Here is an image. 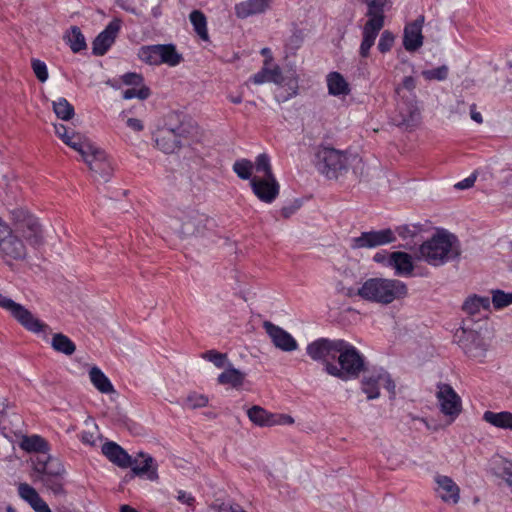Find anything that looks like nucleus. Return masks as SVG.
<instances>
[{
	"label": "nucleus",
	"mask_w": 512,
	"mask_h": 512,
	"mask_svg": "<svg viewBox=\"0 0 512 512\" xmlns=\"http://www.w3.org/2000/svg\"><path fill=\"white\" fill-rule=\"evenodd\" d=\"M0 307L9 311L11 316L16 320H38V316L33 314L23 305L16 303L12 299L3 295L0 291Z\"/></svg>",
	"instance_id": "nucleus-30"
},
{
	"label": "nucleus",
	"mask_w": 512,
	"mask_h": 512,
	"mask_svg": "<svg viewBox=\"0 0 512 512\" xmlns=\"http://www.w3.org/2000/svg\"><path fill=\"white\" fill-rule=\"evenodd\" d=\"M483 420L497 428L512 430V413L511 412H508V411H502V412L486 411L483 414Z\"/></svg>",
	"instance_id": "nucleus-35"
},
{
	"label": "nucleus",
	"mask_w": 512,
	"mask_h": 512,
	"mask_svg": "<svg viewBox=\"0 0 512 512\" xmlns=\"http://www.w3.org/2000/svg\"><path fill=\"white\" fill-rule=\"evenodd\" d=\"M477 322H469L466 325V322H462L463 325H460L458 328L454 330L453 340L457 343L467 354H471L475 356L474 351L480 349L484 350V338L481 335L480 330L472 327L473 324Z\"/></svg>",
	"instance_id": "nucleus-10"
},
{
	"label": "nucleus",
	"mask_w": 512,
	"mask_h": 512,
	"mask_svg": "<svg viewBox=\"0 0 512 512\" xmlns=\"http://www.w3.org/2000/svg\"><path fill=\"white\" fill-rule=\"evenodd\" d=\"M158 65L167 64L176 66L182 61V55L176 50L173 44H157Z\"/></svg>",
	"instance_id": "nucleus-33"
},
{
	"label": "nucleus",
	"mask_w": 512,
	"mask_h": 512,
	"mask_svg": "<svg viewBox=\"0 0 512 512\" xmlns=\"http://www.w3.org/2000/svg\"><path fill=\"white\" fill-rule=\"evenodd\" d=\"M130 467L137 476L146 475L151 481H156L159 478L154 458L146 453H138L137 457L133 458V465Z\"/></svg>",
	"instance_id": "nucleus-25"
},
{
	"label": "nucleus",
	"mask_w": 512,
	"mask_h": 512,
	"mask_svg": "<svg viewBox=\"0 0 512 512\" xmlns=\"http://www.w3.org/2000/svg\"><path fill=\"white\" fill-rule=\"evenodd\" d=\"M405 283L397 279L370 278L358 289V295L368 301L390 304L407 295Z\"/></svg>",
	"instance_id": "nucleus-2"
},
{
	"label": "nucleus",
	"mask_w": 512,
	"mask_h": 512,
	"mask_svg": "<svg viewBox=\"0 0 512 512\" xmlns=\"http://www.w3.org/2000/svg\"><path fill=\"white\" fill-rule=\"evenodd\" d=\"M251 188L257 198L264 203H272L278 197L280 191V185L275 177H253Z\"/></svg>",
	"instance_id": "nucleus-18"
},
{
	"label": "nucleus",
	"mask_w": 512,
	"mask_h": 512,
	"mask_svg": "<svg viewBox=\"0 0 512 512\" xmlns=\"http://www.w3.org/2000/svg\"><path fill=\"white\" fill-rule=\"evenodd\" d=\"M251 81L256 85L266 82L281 84L283 82L282 71L279 66L269 68V60L266 59L262 69L251 77Z\"/></svg>",
	"instance_id": "nucleus-31"
},
{
	"label": "nucleus",
	"mask_w": 512,
	"mask_h": 512,
	"mask_svg": "<svg viewBox=\"0 0 512 512\" xmlns=\"http://www.w3.org/2000/svg\"><path fill=\"white\" fill-rule=\"evenodd\" d=\"M253 163L248 159H240L233 164V171L242 180H250L252 177Z\"/></svg>",
	"instance_id": "nucleus-45"
},
{
	"label": "nucleus",
	"mask_w": 512,
	"mask_h": 512,
	"mask_svg": "<svg viewBox=\"0 0 512 512\" xmlns=\"http://www.w3.org/2000/svg\"><path fill=\"white\" fill-rule=\"evenodd\" d=\"M187 132V127L183 124L176 128L163 127L156 134V146L164 153H174L185 144Z\"/></svg>",
	"instance_id": "nucleus-11"
},
{
	"label": "nucleus",
	"mask_w": 512,
	"mask_h": 512,
	"mask_svg": "<svg viewBox=\"0 0 512 512\" xmlns=\"http://www.w3.org/2000/svg\"><path fill=\"white\" fill-rule=\"evenodd\" d=\"M51 345L54 350L65 355H72L76 350L75 344L62 333H56L53 335Z\"/></svg>",
	"instance_id": "nucleus-42"
},
{
	"label": "nucleus",
	"mask_w": 512,
	"mask_h": 512,
	"mask_svg": "<svg viewBox=\"0 0 512 512\" xmlns=\"http://www.w3.org/2000/svg\"><path fill=\"white\" fill-rule=\"evenodd\" d=\"M207 216L197 209H179L169 220L170 229L180 238H189L202 233L206 227Z\"/></svg>",
	"instance_id": "nucleus-6"
},
{
	"label": "nucleus",
	"mask_w": 512,
	"mask_h": 512,
	"mask_svg": "<svg viewBox=\"0 0 512 512\" xmlns=\"http://www.w3.org/2000/svg\"><path fill=\"white\" fill-rule=\"evenodd\" d=\"M394 41H395L394 34L389 30H385L382 32V34L380 36L377 48L381 53H386L391 50V48L393 47Z\"/></svg>",
	"instance_id": "nucleus-55"
},
{
	"label": "nucleus",
	"mask_w": 512,
	"mask_h": 512,
	"mask_svg": "<svg viewBox=\"0 0 512 512\" xmlns=\"http://www.w3.org/2000/svg\"><path fill=\"white\" fill-rule=\"evenodd\" d=\"M256 172L262 174L261 178L275 177L272 172L270 158L267 154L262 153L256 157L255 165Z\"/></svg>",
	"instance_id": "nucleus-47"
},
{
	"label": "nucleus",
	"mask_w": 512,
	"mask_h": 512,
	"mask_svg": "<svg viewBox=\"0 0 512 512\" xmlns=\"http://www.w3.org/2000/svg\"><path fill=\"white\" fill-rule=\"evenodd\" d=\"M437 399L441 412L454 420L461 412V399L449 384H439Z\"/></svg>",
	"instance_id": "nucleus-16"
},
{
	"label": "nucleus",
	"mask_w": 512,
	"mask_h": 512,
	"mask_svg": "<svg viewBox=\"0 0 512 512\" xmlns=\"http://www.w3.org/2000/svg\"><path fill=\"white\" fill-rule=\"evenodd\" d=\"M449 69L446 65L439 66L434 69L422 71V76L426 80H438L442 81L448 77Z\"/></svg>",
	"instance_id": "nucleus-54"
},
{
	"label": "nucleus",
	"mask_w": 512,
	"mask_h": 512,
	"mask_svg": "<svg viewBox=\"0 0 512 512\" xmlns=\"http://www.w3.org/2000/svg\"><path fill=\"white\" fill-rule=\"evenodd\" d=\"M475 181H476V175L472 174L469 177L465 178L464 180L456 183L455 188L460 189V190L470 188L474 185Z\"/></svg>",
	"instance_id": "nucleus-62"
},
{
	"label": "nucleus",
	"mask_w": 512,
	"mask_h": 512,
	"mask_svg": "<svg viewBox=\"0 0 512 512\" xmlns=\"http://www.w3.org/2000/svg\"><path fill=\"white\" fill-rule=\"evenodd\" d=\"M340 345H342V339L319 338L307 346L306 352L311 359L322 361L326 365L331 363L330 359L336 358Z\"/></svg>",
	"instance_id": "nucleus-14"
},
{
	"label": "nucleus",
	"mask_w": 512,
	"mask_h": 512,
	"mask_svg": "<svg viewBox=\"0 0 512 512\" xmlns=\"http://www.w3.org/2000/svg\"><path fill=\"white\" fill-rule=\"evenodd\" d=\"M201 358L212 362L217 368H223L227 361V354L216 350H208L201 354Z\"/></svg>",
	"instance_id": "nucleus-53"
},
{
	"label": "nucleus",
	"mask_w": 512,
	"mask_h": 512,
	"mask_svg": "<svg viewBox=\"0 0 512 512\" xmlns=\"http://www.w3.org/2000/svg\"><path fill=\"white\" fill-rule=\"evenodd\" d=\"M434 480L437 485L435 491L442 501L452 504L458 503L460 499V489L452 478L438 474L435 476Z\"/></svg>",
	"instance_id": "nucleus-21"
},
{
	"label": "nucleus",
	"mask_w": 512,
	"mask_h": 512,
	"mask_svg": "<svg viewBox=\"0 0 512 512\" xmlns=\"http://www.w3.org/2000/svg\"><path fill=\"white\" fill-rule=\"evenodd\" d=\"M247 415L250 421L258 426H273L277 422L274 414L257 405L248 409Z\"/></svg>",
	"instance_id": "nucleus-36"
},
{
	"label": "nucleus",
	"mask_w": 512,
	"mask_h": 512,
	"mask_svg": "<svg viewBox=\"0 0 512 512\" xmlns=\"http://www.w3.org/2000/svg\"><path fill=\"white\" fill-rule=\"evenodd\" d=\"M423 231V226L421 224H407L398 226L395 232L399 235L403 240H411V242L415 243V239L420 235Z\"/></svg>",
	"instance_id": "nucleus-44"
},
{
	"label": "nucleus",
	"mask_w": 512,
	"mask_h": 512,
	"mask_svg": "<svg viewBox=\"0 0 512 512\" xmlns=\"http://www.w3.org/2000/svg\"><path fill=\"white\" fill-rule=\"evenodd\" d=\"M392 122L405 130H413L421 122V111L416 97L403 95L397 97L396 107L391 117Z\"/></svg>",
	"instance_id": "nucleus-8"
},
{
	"label": "nucleus",
	"mask_w": 512,
	"mask_h": 512,
	"mask_svg": "<svg viewBox=\"0 0 512 512\" xmlns=\"http://www.w3.org/2000/svg\"><path fill=\"white\" fill-rule=\"evenodd\" d=\"M177 500L187 506H193L195 502V498L185 491H178Z\"/></svg>",
	"instance_id": "nucleus-61"
},
{
	"label": "nucleus",
	"mask_w": 512,
	"mask_h": 512,
	"mask_svg": "<svg viewBox=\"0 0 512 512\" xmlns=\"http://www.w3.org/2000/svg\"><path fill=\"white\" fill-rule=\"evenodd\" d=\"M138 56L143 62L149 65H158L157 45L141 47L139 49Z\"/></svg>",
	"instance_id": "nucleus-50"
},
{
	"label": "nucleus",
	"mask_w": 512,
	"mask_h": 512,
	"mask_svg": "<svg viewBox=\"0 0 512 512\" xmlns=\"http://www.w3.org/2000/svg\"><path fill=\"white\" fill-rule=\"evenodd\" d=\"M87 146V149L83 148V152H79L82 160L95 175L107 180L111 174V166L106 153L90 141Z\"/></svg>",
	"instance_id": "nucleus-13"
},
{
	"label": "nucleus",
	"mask_w": 512,
	"mask_h": 512,
	"mask_svg": "<svg viewBox=\"0 0 512 512\" xmlns=\"http://www.w3.org/2000/svg\"><path fill=\"white\" fill-rule=\"evenodd\" d=\"M63 475L57 476H41L38 481L41 482L47 489L55 494L63 492Z\"/></svg>",
	"instance_id": "nucleus-49"
},
{
	"label": "nucleus",
	"mask_w": 512,
	"mask_h": 512,
	"mask_svg": "<svg viewBox=\"0 0 512 512\" xmlns=\"http://www.w3.org/2000/svg\"><path fill=\"white\" fill-rule=\"evenodd\" d=\"M491 302L489 297L478 296L476 294L470 295L466 298L462 305V310L470 316L479 313L481 310H489Z\"/></svg>",
	"instance_id": "nucleus-32"
},
{
	"label": "nucleus",
	"mask_w": 512,
	"mask_h": 512,
	"mask_svg": "<svg viewBox=\"0 0 512 512\" xmlns=\"http://www.w3.org/2000/svg\"><path fill=\"white\" fill-rule=\"evenodd\" d=\"M103 455L114 465L120 468H129L133 465V458L120 445L108 441L102 445Z\"/></svg>",
	"instance_id": "nucleus-24"
},
{
	"label": "nucleus",
	"mask_w": 512,
	"mask_h": 512,
	"mask_svg": "<svg viewBox=\"0 0 512 512\" xmlns=\"http://www.w3.org/2000/svg\"><path fill=\"white\" fill-rule=\"evenodd\" d=\"M89 378L93 386L101 393H114V387L108 377L96 366L89 371Z\"/></svg>",
	"instance_id": "nucleus-37"
},
{
	"label": "nucleus",
	"mask_w": 512,
	"mask_h": 512,
	"mask_svg": "<svg viewBox=\"0 0 512 512\" xmlns=\"http://www.w3.org/2000/svg\"><path fill=\"white\" fill-rule=\"evenodd\" d=\"M53 111L59 119L70 120L74 116V107L64 97H59L52 103Z\"/></svg>",
	"instance_id": "nucleus-43"
},
{
	"label": "nucleus",
	"mask_w": 512,
	"mask_h": 512,
	"mask_svg": "<svg viewBox=\"0 0 512 512\" xmlns=\"http://www.w3.org/2000/svg\"><path fill=\"white\" fill-rule=\"evenodd\" d=\"M273 0H246L235 5V14L245 19L255 14L265 12Z\"/></svg>",
	"instance_id": "nucleus-28"
},
{
	"label": "nucleus",
	"mask_w": 512,
	"mask_h": 512,
	"mask_svg": "<svg viewBox=\"0 0 512 512\" xmlns=\"http://www.w3.org/2000/svg\"><path fill=\"white\" fill-rule=\"evenodd\" d=\"M151 95V91L149 87L142 85L141 87H132L123 91L122 97L123 99L129 100L132 98H138L140 100H145Z\"/></svg>",
	"instance_id": "nucleus-52"
},
{
	"label": "nucleus",
	"mask_w": 512,
	"mask_h": 512,
	"mask_svg": "<svg viewBox=\"0 0 512 512\" xmlns=\"http://www.w3.org/2000/svg\"><path fill=\"white\" fill-rule=\"evenodd\" d=\"M19 496L28 502L36 512H51L46 502L39 496L38 492L27 483L18 485Z\"/></svg>",
	"instance_id": "nucleus-29"
},
{
	"label": "nucleus",
	"mask_w": 512,
	"mask_h": 512,
	"mask_svg": "<svg viewBox=\"0 0 512 512\" xmlns=\"http://www.w3.org/2000/svg\"><path fill=\"white\" fill-rule=\"evenodd\" d=\"M126 124L129 128L136 132H140L144 128L142 121L137 118H128Z\"/></svg>",
	"instance_id": "nucleus-63"
},
{
	"label": "nucleus",
	"mask_w": 512,
	"mask_h": 512,
	"mask_svg": "<svg viewBox=\"0 0 512 512\" xmlns=\"http://www.w3.org/2000/svg\"><path fill=\"white\" fill-rule=\"evenodd\" d=\"M396 241L395 232L391 229L363 232L360 236L351 239L352 249L375 248Z\"/></svg>",
	"instance_id": "nucleus-15"
},
{
	"label": "nucleus",
	"mask_w": 512,
	"mask_h": 512,
	"mask_svg": "<svg viewBox=\"0 0 512 512\" xmlns=\"http://www.w3.org/2000/svg\"><path fill=\"white\" fill-rule=\"evenodd\" d=\"M245 374L233 367L227 368L218 376V382L222 385H230L233 388H239L243 385Z\"/></svg>",
	"instance_id": "nucleus-38"
},
{
	"label": "nucleus",
	"mask_w": 512,
	"mask_h": 512,
	"mask_svg": "<svg viewBox=\"0 0 512 512\" xmlns=\"http://www.w3.org/2000/svg\"><path fill=\"white\" fill-rule=\"evenodd\" d=\"M31 65L37 79L44 83L48 79V70L46 64L39 59H33Z\"/></svg>",
	"instance_id": "nucleus-57"
},
{
	"label": "nucleus",
	"mask_w": 512,
	"mask_h": 512,
	"mask_svg": "<svg viewBox=\"0 0 512 512\" xmlns=\"http://www.w3.org/2000/svg\"><path fill=\"white\" fill-rule=\"evenodd\" d=\"M459 255L457 238L451 233L440 231L419 246L417 259L438 267Z\"/></svg>",
	"instance_id": "nucleus-1"
},
{
	"label": "nucleus",
	"mask_w": 512,
	"mask_h": 512,
	"mask_svg": "<svg viewBox=\"0 0 512 512\" xmlns=\"http://www.w3.org/2000/svg\"><path fill=\"white\" fill-rule=\"evenodd\" d=\"M362 391L369 400L377 399L380 396V386H384L392 396L395 395L396 385L390 374L383 368L374 369L366 374L362 381Z\"/></svg>",
	"instance_id": "nucleus-9"
},
{
	"label": "nucleus",
	"mask_w": 512,
	"mask_h": 512,
	"mask_svg": "<svg viewBox=\"0 0 512 512\" xmlns=\"http://www.w3.org/2000/svg\"><path fill=\"white\" fill-rule=\"evenodd\" d=\"M264 327L277 348L288 352L297 349L296 340L288 332L274 325L272 322H264Z\"/></svg>",
	"instance_id": "nucleus-23"
},
{
	"label": "nucleus",
	"mask_w": 512,
	"mask_h": 512,
	"mask_svg": "<svg viewBox=\"0 0 512 512\" xmlns=\"http://www.w3.org/2000/svg\"><path fill=\"white\" fill-rule=\"evenodd\" d=\"M367 5L366 16L368 20L364 24L362 31V42L360 44L359 53L361 57L367 58L370 49L374 45L375 40L384 27V7L387 0H362Z\"/></svg>",
	"instance_id": "nucleus-4"
},
{
	"label": "nucleus",
	"mask_w": 512,
	"mask_h": 512,
	"mask_svg": "<svg viewBox=\"0 0 512 512\" xmlns=\"http://www.w3.org/2000/svg\"><path fill=\"white\" fill-rule=\"evenodd\" d=\"M21 417L6 400L0 402V428L14 433L21 425Z\"/></svg>",
	"instance_id": "nucleus-27"
},
{
	"label": "nucleus",
	"mask_w": 512,
	"mask_h": 512,
	"mask_svg": "<svg viewBox=\"0 0 512 512\" xmlns=\"http://www.w3.org/2000/svg\"><path fill=\"white\" fill-rule=\"evenodd\" d=\"M23 326L30 332L42 335L44 339L47 338L50 332V327L44 322H21Z\"/></svg>",
	"instance_id": "nucleus-56"
},
{
	"label": "nucleus",
	"mask_w": 512,
	"mask_h": 512,
	"mask_svg": "<svg viewBox=\"0 0 512 512\" xmlns=\"http://www.w3.org/2000/svg\"><path fill=\"white\" fill-rule=\"evenodd\" d=\"M386 266L394 269L395 275L401 277H410L414 271L412 256L401 251L389 253Z\"/></svg>",
	"instance_id": "nucleus-22"
},
{
	"label": "nucleus",
	"mask_w": 512,
	"mask_h": 512,
	"mask_svg": "<svg viewBox=\"0 0 512 512\" xmlns=\"http://www.w3.org/2000/svg\"><path fill=\"white\" fill-rule=\"evenodd\" d=\"M54 129L56 135L66 145H68L78 153L83 152V148H88L87 143L89 142V140L80 133H76L74 131L70 132L69 128L63 124H55Z\"/></svg>",
	"instance_id": "nucleus-26"
},
{
	"label": "nucleus",
	"mask_w": 512,
	"mask_h": 512,
	"mask_svg": "<svg viewBox=\"0 0 512 512\" xmlns=\"http://www.w3.org/2000/svg\"><path fill=\"white\" fill-rule=\"evenodd\" d=\"M339 367L333 363H327L325 371L341 380L358 378L365 370L364 356L349 342L342 340V345L337 353Z\"/></svg>",
	"instance_id": "nucleus-3"
},
{
	"label": "nucleus",
	"mask_w": 512,
	"mask_h": 512,
	"mask_svg": "<svg viewBox=\"0 0 512 512\" xmlns=\"http://www.w3.org/2000/svg\"><path fill=\"white\" fill-rule=\"evenodd\" d=\"M210 512H246V511L239 505H230V504L223 503L219 506L211 507Z\"/></svg>",
	"instance_id": "nucleus-60"
},
{
	"label": "nucleus",
	"mask_w": 512,
	"mask_h": 512,
	"mask_svg": "<svg viewBox=\"0 0 512 512\" xmlns=\"http://www.w3.org/2000/svg\"><path fill=\"white\" fill-rule=\"evenodd\" d=\"M87 146V149L83 148V152H79L82 160L95 175L107 180L111 174V166L106 153L90 141Z\"/></svg>",
	"instance_id": "nucleus-12"
},
{
	"label": "nucleus",
	"mask_w": 512,
	"mask_h": 512,
	"mask_svg": "<svg viewBox=\"0 0 512 512\" xmlns=\"http://www.w3.org/2000/svg\"><path fill=\"white\" fill-rule=\"evenodd\" d=\"M209 398L197 392H191L187 395L183 402V406L187 409L203 408L208 405Z\"/></svg>",
	"instance_id": "nucleus-46"
},
{
	"label": "nucleus",
	"mask_w": 512,
	"mask_h": 512,
	"mask_svg": "<svg viewBox=\"0 0 512 512\" xmlns=\"http://www.w3.org/2000/svg\"><path fill=\"white\" fill-rule=\"evenodd\" d=\"M492 305L495 309H502L512 304V292L492 290Z\"/></svg>",
	"instance_id": "nucleus-48"
},
{
	"label": "nucleus",
	"mask_w": 512,
	"mask_h": 512,
	"mask_svg": "<svg viewBox=\"0 0 512 512\" xmlns=\"http://www.w3.org/2000/svg\"><path fill=\"white\" fill-rule=\"evenodd\" d=\"M20 446L27 452L48 453V443L38 435L24 437Z\"/></svg>",
	"instance_id": "nucleus-39"
},
{
	"label": "nucleus",
	"mask_w": 512,
	"mask_h": 512,
	"mask_svg": "<svg viewBox=\"0 0 512 512\" xmlns=\"http://www.w3.org/2000/svg\"><path fill=\"white\" fill-rule=\"evenodd\" d=\"M34 481L41 479V476H57L64 474V467L57 459L51 457L48 453L37 454L32 458Z\"/></svg>",
	"instance_id": "nucleus-17"
},
{
	"label": "nucleus",
	"mask_w": 512,
	"mask_h": 512,
	"mask_svg": "<svg viewBox=\"0 0 512 512\" xmlns=\"http://www.w3.org/2000/svg\"><path fill=\"white\" fill-rule=\"evenodd\" d=\"M122 81L125 85L133 87H141L144 85L143 76L138 73H126L122 76Z\"/></svg>",
	"instance_id": "nucleus-58"
},
{
	"label": "nucleus",
	"mask_w": 512,
	"mask_h": 512,
	"mask_svg": "<svg viewBox=\"0 0 512 512\" xmlns=\"http://www.w3.org/2000/svg\"><path fill=\"white\" fill-rule=\"evenodd\" d=\"M327 87L330 95L341 96L350 93L348 82L339 72H330L327 75Z\"/></svg>",
	"instance_id": "nucleus-34"
},
{
	"label": "nucleus",
	"mask_w": 512,
	"mask_h": 512,
	"mask_svg": "<svg viewBox=\"0 0 512 512\" xmlns=\"http://www.w3.org/2000/svg\"><path fill=\"white\" fill-rule=\"evenodd\" d=\"M352 162L361 163L356 156L350 161L348 155L331 147H321L316 153V167L328 179H337L348 171Z\"/></svg>",
	"instance_id": "nucleus-5"
},
{
	"label": "nucleus",
	"mask_w": 512,
	"mask_h": 512,
	"mask_svg": "<svg viewBox=\"0 0 512 512\" xmlns=\"http://www.w3.org/2000/svg\"><path fill=\"white\" fill-rule=\"evenodd\" d=\"M65 38L74 53H78L87 47L85 37L77 26H72L66 33Z\"/></svg>",
	"instance_id": "nucleus-41"
},
{
	"label": "nucleus",
	"mask_w": 512,
	"mask_h": 512,
	"mask_svg": "<svg viewBox=\"0 0 512 512\" xmlns=\"http://www.w3.org/2000/svg\"><path fill=\"white\" fill-rule=\"evenodd\" d=\"M14 233L25 240L33 247L43 244V231L38 219L22 208L11 211Z\"/></svg>",
	"instance_id": "nucleus-7"
},
{
	"label": "nucleus",
	"mask_w": 512,
	"mask_h": 512,
	"mask_svg": "<svg viewBox=\"0 0 512 512\" xmlns=\"http://www.w3.org/2000/svg\"><path fill=\"white\" fill-rule=\"evenodd\" d=\"M416 88V80L412 76L404 77L401 85L397 86L395 89V93L397 97L403 98V95H410L411 97H416L414 90Z\"/></svg>",
	"instance_id": "nucleus-51"
},
{
	"label": "nucleus",
	"mask_w": 512,
	"mask_h": 512,
	"mask_svg": "<svg viewBox=\"0 0 512 512\" xmlns=\"http://www.w3.org/2000/svg\"><path fill=\"white\" fill-rule=\"evenodd\" d=\"M190 22L194 27L196 34L204 41L209 39L207 30V19L200 10H193L189 15Z\"/></svg>",
	"instance_id": "nucleus-40"
},
{
	"label": "nucleus",
	"mask_w": 512,
	"mask_h": 512,
	"mask_svg": "<svg viewBox=\"0 0 512 512\" xmlns=\"http://www.w3.org/2000/svg\"><path fill=\"white\" fill-rule=\"evenodd\" d=\"M301 207V202L299 200H294L293 202L289 203L288 205H285L281 208L280 213L283 218L288 219L293 214L296 213V211Z\"/></svg>",
	"instance_id": "nucleus-59"
},
{
	"label": "nucleus",
	"mask_w": 512,
	"mask_h": 512,
	"mask_svg": "<svg viewBox=\"0 0 512 512\" xmlns=\"http://www.w3.org/2000/svg\"><path fill=\"white\" fill-rule=\"evenodd\" d=\"M423 24L424 16L420 15L416 20L405 26L403 34V46L407 51L414 52L423 45Z\"/></svg>",
	"instance_id": "nucleus-19"
},
{
	"label": "nucleus",
	"mask_w": 512,
	"mask_h": 512,
	"mask_svg": "<svg viewBox=\"0 0 512 512\" xmlns=\"http://www.w3.org/2000/svg\"><path fill=\"white\" fill-rule=\"evenodd\" d=\"M80 439L84 444L94 446L95 445V435L92 432L83 431L80 434Z\"/></svg>",
	"instance_id": "nucleus-64"
},
{
	"label": "nucleus",
	"mask_w": 512,
	"mask_h": 512,
	"mask_svg": "<svg viewBox=\"0 0 512 512\" xmlns=\"http://www.w3.org/2000/svg\"><path fill=\"white\" fill-rule=\"evenodd\" d=\"M120 30V21H111L106 28L94 39L92 51L94 55L102 56L114 43Z\"/></svg>",
	"instance_id": "nucleus-20"
}]
</instances>
